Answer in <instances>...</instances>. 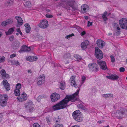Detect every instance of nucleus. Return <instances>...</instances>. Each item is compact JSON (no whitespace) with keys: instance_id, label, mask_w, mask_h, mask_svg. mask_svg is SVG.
<instances>
[{"instance_id":"obj_1","label":"nucleus","mask_w":127,"mask_h":127,"mask_svg":"<svg viewBox=\"0 0 127 127\" xmlns=\"http://www.w3.org/2000/svg\"><path fill=\"white\" fill-rule=\"evenodd\" d=\"M80 90V88L79 87L78 90L72 95H66L64 99L52 106L53 109L56 110L67 108L69 105H67L69 101L74 102L76 100L75 97L79 94Z\"/></svg>"},{"instance_id":"obj_2","label":"nucleus","mask_w":127,"mask_h":127,"mask_svg":"<svg viewBox=\"0 0 127 127\" xmlns=\"http://www.w3.org/2000/svg\"><path fill=\"white\" fill-rule=\"evenodd\" d=\"M58 6H62L64 8L68 10H70L71 8L73 11L77 10V6L75 4L74 2L72 1L62 0L61 2L57 5Z\"/></svg>"},{"instance_id":"obj_3","label":"nucleus","mask_w":127,"mask_h":127,"mask_svg":"<svg viewBox=\"0 0 127 127\" xmlns=\"http://www.w3.org/2000/svg\"><path fill=\"white\" fill-rule=\"evenodd\" d=\"M8 99V97L7 95L0 94V105L3 107L5 106L7 103L6 100Z\"/></svg>"},{"instance_id":"obj_4","label":"nucleus","mask_w":127,"mask_h":127,"mask_svg":"<svg viewBox=\"0 0 127 127\" xmlns=\"http://www.w3.org/2000/svg\"><path fill=\"white\" fill-rule=\"evenodd\" d=\"M119 24L122 29L127 30V18H123L120 20Z\"/></svg>"},{"instance_id":"obj_5","label":"nucleus","mask_w":127,"mask_h":127,"mask_svg":"<svg viewBox=\"0 0 127 127\" xmlns=\"http://www.w3.org/2000/svg\"><path fill=\"white\" fill-rule=\"evenodd\" d=\"M95 55L99 60L101 59L103 57L102 52L98 47H96L95 50Z\"/></svg>"},{"instance_id":"obj_6","label":"nucleus","mask_w":127,"mask_h":127,"mask_svg":"<svg viewBox=\"0 0 127 127\" xmlns=\"http://www.w3.org/2000/svg\"><path fill=\"white\" fill-rule=\"evenodd\" d=\"M60 98V95L56 93L52 94L50 95V98L52 102H54L57 101Z\"/></svg>"},{"instance_id":"obj_7","label":"nucleus","mask_w":127,"mask_h":127,"mask_svg":"<svg viewBox=\"0 0 127 127\" xmlns=\"http://www.w3.org/2000/svg\"><path fill=\"white\" fill-rule=\"evenodd\" d=\"M127 114V109L122 108H120V110H117L116 113L117 116H122L123 115Z\"/></svg>"},{"instance_id":"obj_8","label":"nucleus","mask_w":127,"mask_h":127,"mask_svg":"<svg viewBox=\"0 0 127 127\" xmlns=\"http://www.w3.org/2000/svg\"><path fill=\"white\" fill-rule=\"evenodd\" d=\"M88 66L90 68L92 69V71H94L97 72L99 69L98 66L95 63L90 64L88 65Z\"/></svg>"},{"instance_id":"obj_9","label":"nucleus","mask_w":127,"mask_h":127,"mask_svg":"<svg viewBox=\"0 0 127 127\" xmlns=\"http://www.w3.org/2000/svg\"><path fill=\"white\" fill-rule=\"evenodd\" d=\"M97 62L98 64L99 65V67L101 69L105 70L107 69L106 63L104 61H101L98 60Z\"/></svg>"},{"instance_id":"obj_10","label":"nucleus","mask_w":127,"mask_h":127,"mask_svg":"<svg viewBox=\"0 0 127 127\" xmlns=\"http://www.w3.org/2000/svg\"><path fill=\"white\" fill-rule=\"evenodd\" d=\"M63 58V61L65 64L69 63V60L71 59V57L70 53H65L64 55Z\"/></svg>"},{"instance_id":"obj_11","label":"nucleus","mask_w":127,"mask_h":127,"mask_svg":"<svg viewBox=\"0 0 127 127\" xmlns=\"http://www.w3.org/2000/svg\"><path fill=\"white\" fill-rule=\"evenodd\" d=\"M48 21L46 20H42L40 23L38 25L39 27L42 29L47 28L48 26Z\"/></svg>"},{"instance_id":"obj_12","label":"nucleus","mask_w":127,"mask_h":127,"mask_svg":"<svg viewBox=\"0 0 127 127\" xmlns=\"http://www.w3.org/2000/svg\"><path fill=\"white\" fill-rule=\"evenodd\" d=\"M27 95L25 93L23 92L20 97H18L17 98L19 101L22 102L26 100L27 99Z\"/></svg>"},{"instance_id":"obj_13","label":"nucleus","mask_w":127,"mask_h":127,"mask_svg":"<svg viewBox=\"0 0 127 127\" xmlns=\"http://www.w3.org/2000/svg\"><path fill=\"white\" fill-rule=\"evenodd\" d=\"M20 44L18 40H16L12 43V47L13 49H16L20 47Z\"/></svg>"},{"instance_id":"obj_14","label":"nucleus","mask_w":127,"mask_h":127,"mask_svg":"<svg viewBox=\"0 0 127 127\" xmlns=\"http://www.w3.org/2000/svg\"><path fill=\"white\" fill-rule=\"evenodd\" d=\"M32 103L31 101L28 102L25 106V108L27 110H29L30 112L33 109Z\"/></svg>"},{"instance_id":"obj_15","label":"nucleus","mask_w":127,"mask_h":127,"mask_svg":"<svg viewBox=\"0 0 127 127\" xmlns=\"http://www.w3.org/2000/svg\"><path fill=\"white\" fill-rule=\"evenodd\" d=\"M89 6L86 4H84L81 6V12L84 13H86L89 9Z\"/></svg>"},{"instance_id":"obj_16","label":"nucleus","mask_w":127,"mask_h":127,"mask_svg":"<svg viewBox=\"0 0 127 127\" xmlns=\"http://www.w3.org/2000/svg\"><path fill=\"white\" fill-rule=\"evenodd\" d=\"M15 19L17 20L18 24L16 26L18 27L22 25L23 23V21L22 18L19 16H16L15 17Z\"/></svg>"},{"instance_id":"obj_17","label":"nucleus","mask_w":127,"mask_h":127,"mask_svg":"<svg viewBox=\"0 0 127 127\" xmlns=\"http://www.w3.org/2000/svg\"><path fill=\"white\" fill-rule=\"evenodd\" d=\"M89 43L88 40H85V41L82 42L81 44V48L83 50H85L87 48V46L89 44Z\"/></svg>"},{"instance_id":"obj_18","label":"nucleus","mask_w":127,"mask_h":127,"mask_svg":"<svg viewBox=\"0 0 127 127\" xmlns=\"http://www.w3.org/2000/svg\"><path fill=\"white\" fill-rule=\"evenodd\" d=\"M31 50L30 48L28 47L26 45H24L22 47L21 49L19 51V52L21 53L22 51L24 52H28L30 51Z\"/></svg>"},{"instance_id":"obj_19","label":"nucleus","mask_w":127,"mask_h":127,"mask_svg":"<svg viewBox=\"0 0 127 127\" xmlns=\"http://www.w3.org/2000/svg\"><path fill=\"white\" fill-rule=\"evenodd\" d=\"M96 44L98 47L99 48H102L104 45L105 42L101 40L98 39L97 41Z\"/></svg>"},{"instance_id":"obj_20","label":"nucleus","mask_w":127,"mask_h":127,"mask_svg":"<svg viewBox=\"0 0 127 127\" xmlns=\"http://www.w3.org/2000/svg\"><path fill=\"white\" fill-rule=\"evenodd\" d=\"M3 84L4 86L5 89L7 91H9L10 89L9 84L8 83L6 80H4L3 81Z\"/></svg>"},{"instance_id":"obj_21","label":"nucleus","mask_w":127,"mask_h":127,"mask_svg":"<svg viewBox=\"0 0 127 127\" xmlns=\"http://www.w3.org/2000/svg\"><path fill=\"white\" fill-rule=\"evenodd\" d=\"M106 77L109 79H111L113 80H117L119 78L118 76L115 74L112 75H111L110 76H107Z\"/></svg>"},{"instance_id":"obj_22","label":"nucleus","mask_w":127,"mask_h":127,"mask_svg":"<svg viewBox=\"0 0 127 127\" xmlns=\"http://www.w3.org/2000/svg\"><path fill=\"white\" fill-rule=\"evenodd\" d=\"M80 113L81 112L79 110H78L74 112L72 114L73 118H76V117L80 115Z\"/></svg>"},{"instance_id":"obj_23","label":"nucleus","mask_w":127,"mask_h":127,"mask_svg":"<svg viewBox=\"0 0 127 127\" xmlns=\"http://www.w3.org/2000/svg\"><path fill=\"white\" fill-rule=\"evenodd\" d=\"M14 28H12L9 29L7 32H5V33L6 35H9L13 33L14 31Z\"/></svg>"},{"instance_id":"obj_24","label":"nucleus","mask_w":127,"mask_h":127,"mask_svg":"<svg viewBox=\"0 0 127 127\" xmlns=\"http://www.w3.org/2000/svg\"><path fill=\"white\" fill-rule=\"evenodd\" d=\"M73 118L76 121L78 122H81L83 120V117L81 115L76 117V118Z\"/></svg>"},{"instance_id":"obj_25","label":"nucleus","mask_w":127,"mask_h":127,"mask_svg":"<svg viewBox=\"0 0 127 127\" xmlns=\"http://www.w3.org/2000/svg\"><path fill=\"white\" fill-rule=\"evenodd\" d=\"M107 15V12L106 11H105L102 14V18L104 21H106L108 20L106 15Z\"/></svg>"},{"instance_id":"obj_26","label":"nucleus","mask_w":127,"mask_h":127,"mask_svg":"<svg viewBox=\"0 0 127 127\" xmlns=\"http://www.w3.org/2000/svg\"><path fill=\"white\" fill-rule=\"evenodd\" d=\"M74 57L77 59V61H80L82 59L81 57L77 54H75L74 56Z\"/></svg>"},{"instance_id":"obj_27","label":"nucleus","mask_w":127,"mask_h":127,"mask_svg":"<svg viewBox=\"0 0 127 127\" xmlns=\"http://www.w3.org/2000/svg\"><path fill=\"white\" fill-rule=\"evenodd\" d=\"M25 5L27 7H30L31 6V2L29 1L26 2L25 4Z\"/></svg>"},{"instance_id":"obj_28","label":"nucleus","mask_w":127,"mask_h":127,"mask_svg":"<svg viewBox=\"0 0 127 127\" xmlns=\"http://www.w3.org/2000/svg\"><path fill=\"white\" fill-rule=\"evenodd\" d=\"M15 95L16 96H18L20 95V90L18 89H15L14 91Z\"/></svg>"},{"instance_id":"obj_29","label":"nucleus","mask_w":127,"mask_h":127,"mask_svg":"<svg viewBox=\"0 0 127 127\" xmlns=\"http://www.w3.org/2000/svg\"><path fill=\"white\" fill-rule=\"evenodd\" d=\"M44 79H40L37 82V84L39 85H42V83H44Z\"/></svg>"},{"instance_id":"obj_30","label":"nucleus","mask_w":127,"mask_h":127,"mask_svg":"<svg viewBox=\"0 0 127 127\" xmlns=\"http://www.w3.org/2000/svg\"><path fill=\"white\" fill-rule=\"evenodd\" d=\"M6 23L7 25L10 24L12 23L13 22V20L11 19H10L7 20L6 21Z\"/></svg>"},{"instance_id":"obj_31","label":"nucleus","mask_w":127,"mask_h":127,"mask_svg":"<svg viewBox=\"0 0 127 127\" xmlns=\"http://www.w3.org/2000/svg\"><path fill=\"white\" fill-rule=\"evenodd\" d=\"M33 57L30 56L28 57L27 58L26 60L28 61L32 62L33 61Z\"/></svg>"},{"instance_id":"obj_32","label":"nucleus","mask_w":127,"mask_h":127,"mask_svg":"<svg viewBox=\"0 0 127 127\" xmlns=\"http://www.w3.org/2000/svg\"><path fill=\"white\" fill-rule=\"evenodd\" d=\"M76 77V76L75 75H72L70 79V81H71L74 82L75 81L74 79Z\"/></svg>"},{"instance_id":"obj_33","label":"nucleus","mask_w":127,"mask_h":127,"mask_svg":"<svg viewBox=\"0 0 127 127\" xmlns=\"http://www.w3.org/2000/svg\"><path fill=\"white\" fill-rule=\"evenodd\" d=\"M31 28L30 27H27L25 28L26 32L27 33H29L31 31Z\"/></svg>"},{"instance_id":"obj_34","label":"nucleus","mask_w":127,"mask_h":127,"mask_svg":"<svg viewBox=\"0 0 127 127\" xmlns=\"http://www.w3.org/2000/svg\"><path fill=\"white\" fill-rule=\"evenodd\" d=\"M5 59V57L2 56V57L0 56V63L4 62Z\"/></svg>"},{"instance_id":"obj_35","label":"nucleus","mask_w":127,"mask_h":127,"mask_svg":"<svg viewBox=\"0 0 127 127\" xmlns=\"http://www.w3.org/2000/svg\"><path fill=\"white\" fill-rule=\"evenodd\" d=\"M21 84L19 83L17 84L16 85V89H18L19 90L21 88Z\"/></svg>"},{"instance_id":"obj_36","label":"nucleus","mask_w":127,"mask_h":127,"mask_svg":"<svg viewBox=\"0 0 127 127\" xmlns=\"http://www.w3.org/2000/svg\"><path fill=\"white\" fill-rule=\"evenodd\" d=\"M64 85L63 82H61L60 84V85L59 86V88L62 90H63L64 89Z\"/></svg>"},{"instance_id":"obj_37","label":"nucleus","mask_w":127,"mask_h":127,"mask_svg":"<svg viewBox=\"0 0 127 127\" xmlns=\"http://www.w3.org/2000/svg\"><path fill=\"white\" fill-rule=\"evenodd\" d=\"M0 73H1L2 76H3L6 73L5 70L4 69L1 70L0 71Z\"/></svg>"},{"instance_id":"obj_38","label":"nucleus","mask_w":127,"mask_h":127,"mask_svg":"<svg viewBox=\"0 0 127 127\" xmlns=\"http://www.w3.org/2000/svg\"><path fill=\"white\" fill-rule=\"evenodd\" d=\"M71 83V86H74L75 88H77V87H76L77 86V85L76 84V83H75V81L74 82H73L72 81L70 82Z\"/></svg>"},{"instance_id":"obj_39","label":"nucleus","mask_w":127,"mask_h":127,"mask_svg":"<svg viewBox=\"0 0 127 127\" xmlns=\"http://www.w3.org/2000/svg\"><path fill=\"white\" fill-rule=\"evenodd\" d=\"M33 127H41L37 123H34L33 125Z\"/></svg>"},{"instance_id":"obj_40","label":"nucleus","mask_w":127,"mask_h":127,"mask_svg":"<svg viewBox=\"0 0 127 127\" xmlns=\"http://www.w3.org/2000/svg\"><path fill=\"white\" fill-rule=\"evenodd\" d=\"M53 127H63V126L62 124H57L54 125L53 126Z\"/></svg>"},{"instance_id":"obj_41","label":"nucleus","mask_w":127,"mask_h":127,"mask_svg":"<svg viewBox=\"0 0 127 127\" xmlns=\"http://www.w3.org/2000/svg\"><path fill=\"white\" fill-rule=\"evenodd\" d=\"M111 58V61L113 63L115 62V59L114 58L113 56L112 55H111L110 56Z\"/></svg>"},{"instance_id":"obj_42","label":"nucleus","mask_w":127,"mask_h":127,"mask_svg":"<svg viewBox=\"0 0 127 127\" xmlns=\"http://www.w3.org/2000/svg\"><path fill=\"white\" fill-rule=\"evenodd\" d=\"M1 26H6L7 25V24L6 23V21H3L2 22L1 24Z\"/></svg>"},{"instance_id":"obj_43","label":"nucleus","mask_w":127,"mask_h":127,"mask_svg":"<svg viewBox=\"0 0 127 127\" xmlns=\"http://www.w3.org/2000/svg\"><path fill=\"white\" fill-rule=\"evenodd\" d=\"M107 97H108L109 98H113V95L112 94H107Z\"/></svg>"},{"instance_id":"obj_44","label":"nucleus","mask_w":127,"mask_h":127,"mask_svg":"<svg viewBox=\"0 0 127 127\" xmlns=\"http://www.w3.org/2000/svg\"><path fill=\"white\" fill-rule=\"evenodd\" d=\"M16 31L18 32L21 35H22V33L21 32L20 28H18L16 29Z\"/></svg>"},{"instance_id":"obj_45","label":"nucleus","mask_w":127,"mask_h":127,"mask_svg":"<svg viewBox=\"0 0 127 127\" xmlns=\"http://www.w3.org/2000/svg\"><path fill=\"white\" fill-rule=\"evenodd\" d=\"M86 77L84 76H83L82 77V81L83 83L85 81Z\"/></svg>"},{"instance_id":"obj_46","label":"nucleus","mask_w":127,"mask_h":127,"mask_svg":"<svg viewBox=\"0 0 127 127\" xmlns=\"http://www.w3.org/2000/svg\"><path fill=\"white\" fill-rule=\"evenodd\" d=\"M45 16L47 18H52L53 17V16L52 15H49L48 14H46L45 15Z\"/></svg>"},{"instance_id":"obj_47","label":"nucleus","mask_w":127,"mask_h":127,"mask_svg":"<svg viewBox=\"0 0 127 127\" xmlns=\"http://www.w3.org/2000/svg\"><path fill=\"white\" fill-rule=\"evenodd\" d=\"M3 77L4 78H9V75L8 74L6 73Z\"/></svg>"},{"instance_id":"obj_48","label":"nucleus","mask_w":127,"mask_h":127,"mask_svg":"<svg viewBox=\"0 0 127 127\" xmlns=\"http://www.w3.org/2000/svg\"><path fill=\"white\" fill-rule=\"evenodd\" d=\"M40 96L41 99L43 98H46L47 97V96L45 95H40Z\"/></svg>"},{"instance_id":"obj_49","label":"nucleus","mask_w":127,"mask_h":127,"mask_svg":"<svg viewBox=\"0 0 127 127\" xmlns=\"http://www.w3.org/2000/svg\"><path fill=\"white\" fill-rule=\"evenodd\" d=\"M120 33V32L119 31H116L114 33V34L115 35H119Z\"/></svg>"},{"instance_id":"obj_50","label":"nucleus","mask_w":127,"mask_h":127,"mask_svg":"<svg viewBox=\"0 0 127 127\" xmlns=\"http://www.w3.org/2000/svg\"><path fill=\"white\" fill-rule=\"evenodd\" d=\"M14 63L15 64L17 65H20V64L19 62L18 61H16L15 60L14 61Z\"/></svg>"},{"instance_id":"obj_51","label":"nucleus","mask_w":127,"mask_h":127,"mask_svg":"<svg viewBox=\"0 0 127 127\" xmlns=\"http://www.w3.org/2000/svg\"><path fill=\"white\" fill-rule=\"evenodd\" d=\"M119 70L121 72H123L125 70V68L123 67H121L120 68Z\"/></svg>"},{"instance_id":"obj_52","label":"nucleus","mask_w":127,"mask_h":127,"mask_svg":"<svg viewBox=\"0 0 127 127\" xmlns=\"http://www.w3.org/2000/svg\"><path fill=\"white\" fill-rule=\"evenodd\" d=\"M41 99V98L40 96V95H39V96L37 97L36 99V100L37 101L39 102L40 101Z\"/></svg>"},{"instance_id":"obj_53","label":"nucleus","mask_w":127,"mask_h":127,"mask_svg":"<svg viewBox=\"0 0 127 127\" xmlns=\"http://www.w3.org/2000/svg\"><path fill=\"white\" fill-rule=\"evenodd\" d=\"M14 38V36L13 35H12V36H10L9 37V39L11 41H13V40Z\"/></svg>"},{"instance_id":"obj_54","label":"nucleus","mask_w":127,"mask_h":127,"mask_svg":"<svg viewBox=\"0 0 127 127\" xmlns=\"http://www.w3.org/2000/svg\"><path fill=\"white\" fill-rule=\"evenodd\" d=\"M92 22H90L89 21H88V27H89L90 26H92Z\"/></svg>"},{"instance_id":"obj_55","label":"nucleus","mask_w":127,"mask_h":127,"mask_svg":"<svg viewBox=\"0 0 127 127\" xmlns=\"http://www.w3.org/2000/svg\"><path fill=\"white\" fill-rule=\"evenodd\" d=\"M86 34V32L85 31H83L80 34L81 36H83Z\"/></svg>"},{"instance_id":"obj_56","label":"nucleus","mask_w":127,"mask_h":127,"mask_svg":"<svg viewBox=\"0 0 127 127\" xmlns=\"http://www.w3.org/2000/svg\"><path fill=\"white\" fill-rule=\"evenodd\" d=\"M16 56V54H12L10 56V57L11 58H13L15 57Z\"/></svg>"},{"instance_id":"obj_57","label":"nucleus","mask_w":127,"mask_h":127,"mask_svg":"<svg viewBox=\"0 0 127 127\" xmlns=\"http://www.w3.org/2000/svg\"><path fill=\"white\" fill-rule=\"evenodd\" d=\"M25 26L26 28H27V27H30V25L28 23H26L25 24Z\"/></svg>"},{"instance_id":"obj_58","label":"nucleus","mask_w":127,"mask_h":127,"mask_svg":"<svg viewBox=\"0 0 127 127\" xmlns=\"http://www.w3.org/2000/svg\"><path fill=\"white\" fill-rule=\"evenodd\" d=\"M44 77L45 75H40V79H44Z\"/></svg>"},{"instance_id":"obj_59","label":"nucleus","mask_w":127,"mask_h":127,"mask_svg":"<svg viewBox=\"0 0 127 127\" xmlns=\"http://www.w3.org/2000/svg\"><path fill=\"white\" fill-rule=\"evenodd\" d=\"M33 61H36L37 60V57L36 56H33Z\"/></svg>"},{"instance_id":"obj_60","label":"nucleus","mask_w":127,"mask_h":127,"mask_svg":"<svg viewBox=\"0 0 127 127\" xmlns=\"http://www.w3.org/2000/svg\"><path fill=\"white\" fill-rule=\"evenodd\" d=\"M74 35L73 33H72L70 34H69L67 36V37H72V36H74Z\"/></svg>"},{"instance_id":"obj_61","label":"nucleus","mask_w":127,"mask_h":127,"mask_svg":"<svg viewBox=\"0 0 127 127\" xmlns=\"http://www.w3.org/2000/svg\"><path fill=\"white\" fill-rule=\"evenodd\" d=\"M80 107L81 108V109H83V110L85 109V107L84 106H83L82 105H80Z\"/></svg>"},{"instance_id":"obj_62","label":"nucleus","mask_w":127,"mask_h":127,"mask_svg":"<svg viewBox=\"0 0 127 127\" xmlns=\"http://www.w3.org/2000/svg\"><path fill=\"white\" fill-rule=\"evenodd\" d=\"M102 96L104 97H107V94H103L102 95Z\"/></svg>"},{"instance_id":"obj_63","label":"nucleus","mask_w":127,"mask_h":127,"mask_svg":"<svg viewBox=\"0 0 127 127\" xmlns=\"http://www.w3.org/2000/svg\"><path fill=\"white\" fill-rule=\"evenodd\" d=\"M46 121H47V122L49 124V123H50V120H49V118H46Z\"/></svg>"},{"instance_id":"obj_64","label":"nucleus","mask_w":127,"mask_h":127,"mask_svg":"<svg viewBox=\"0 0 127 127\" xmlns=\"http://www.w3.org/2000/svg\"><path fill=\"white\" fill-rule=\"evenodd\" d=\"M114 27H117L119 26V25L118 24L115 23L114 24Z\"/></svg>"}]
</instances>
